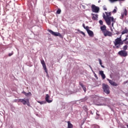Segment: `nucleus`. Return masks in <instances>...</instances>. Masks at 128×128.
Listing matches in <instances>:
<instances>
[{
	"label": "nucleus",
	"instance_id": "1",
	"mask_svg": "<svg viewBox=\"0 0 128 128\" xmlns=\"http://www.w3.org/2000/svg\"><path fill=\"white\" fill-rule=\"evenodd\" d=\"M105 14L106 16V15H104L103 16V18L105 20V21L108 26H110L111 22H114V18L113 16H112L111 12H105Z\"/></svg>",
	"mask_w": 128,
	"mask_h": 128
},
{
	"label": "nucleus",
	"instance_id": "2",
	"mask_svg": "<svg viewBox=\"0 0 128 128\" xmlns=\"http://www.w3.org/2000/svg\"><path fill=\"white\" fill-rule=\"evenodd\" d=\"M100 28L104 36H112V32L106 30V26L103 25L100 27Z\"/></svg>",
	"mask_w": 128,
	"mask_h": 128
},
{
	"label": "nucleus",
	"instance_id": "3",
	"mask_svg": "<svg viewBox=\"0 0 128 128\" xmlns=\"http://www.w3.org/2000/svg\"><path fill=\"white\" fill-rule=\"evenodd\" d=\"M114 44L116 46L115 48H120V46L124 44V41L122 40V36L116 38L114 42Z\"/></svg>",
	"mask_w": 128,
	"mask_h": 128
},
{
	"label": "nucleus",
	"instance_id": "4",
	"mask_svg": "<svg viewBox=\"0 0 128 128\" xmlns=\"http://www.w3.org/2000/svg\"><path fill=\"white\" fill-rule=\"evenodd\" d=\"M18 102H22V104H27L28 106H30V99L23 98V99H18Z\"/></svg>",
	"mask_w": 128,
	"mask_h": 128
},
{
	"label": "nucleus",
	"instance_id": "5",
	"mask_svg": "<svg viewBox=\"0 0 128 128\" xmlns=\"http://www.w3.org/2000/svg\"><path fill=\"white\" fill-rule=\"evenodd\" d=\"M48 32L54 36H59V38H64V36H62V34H60L58 32H54L50 30H48Z\"/></svg>",
	"mask_w": 128,
	"mask_h": 128
},
{
	"label": "nucleus",
	"instance_id": "6",
	"mask_svg": "<svg viewBox=\"0 0 128 128\" xmlns=\"http://www.w3.org/2000/svg\"><path fill=\"white\" fill-rule=\"evenodd\" d=\"M102 88L104 90V92H105L107 94H110V86H108V85L105 84H103Z\"/></svg>",
	"mask_w": 128,
	"mask_h": 128
},
{
	"label": "nucleus",
	"instance_id": "7",
	"mask_svg": "<svg viewBox=\"0 0 128 128\" xmlns=\"http://www.w3.org/2000/svg\"><path fill=\"white\" fill-rule=\"evenodd\" d=\"M118 54L122 56V58H126L128 56V52L121 50L118 52Z\"/></svg>",
	"mask_w": 128,
	"mask_h": 128
},
{
	"label": "nucleus",
	"instance_id": "8",
	"mask_svg": "<svg viewBox=\"0 0 128 128\" xmlns=\"http://www.w3.org/2000/svg\"><path fill=\"white\" fill-rule=\"evenodd\" d=\"M92 12H93L98 13V12H100V8L96 6L94 4L92 5Z\"/></svg>",
	"mask_w": 128,
	"mask_h": 128
},
{
	"label": "nucleus",
	"instance_id": "9",
	"mask_svg": "<svg viewBox=\"0 0 128 128\" xmlns=\"http://www.w3.org/2000/svg\"><path fill=\"white\" fill-rule=\"evenodd\" d=\"M40 62L43 68L44 69L45 72L48 74V68H46V62L44 60H40Z\"/></svg>",
	"mask_w": 128,
	"mask_h": 128
},
{
	"label": "nucleus",
	"instance_id": "10",
	"mask_svg": "<svg viewBox=\"0 0 128 128\" xmlns=\"http://www.w3.org/2000/svg\"><path fill=\"white\" fill-rule=\"evenodd\" d=\"M107 80L109 84L113 86H118V84H116L112 80L108 79Z\"/></svg>",
	"mask_w": 128,
	"mask_h": 128
},
{
	"label": "nucleus",
	"instance_id": "11",
	"mask_svg": "<svg viewBox=\"0 0 128 128\" xmlns=\"http://www.w3.org/2000/svg\"><path fill=\"white\" fill-rule=\"evenodd\" d=\"M45 100L48 104H50V102H52V100H50V96L48 95V94H46V95Z\"/></svg>",
	"mask_w": 128,
	"mask_h": 128
},
{
	"label": "nucleus",
	"instance_id": "12",
	"mask_svg": "<svg viewBox=\"0 0 128 128\" xmlns=\"http://www.w3.org/2000/svg\"><path fill=\"white\" fill-rule=\"evenodd\" d=\"M89 36H90L91 38H94V32L90 30H88L87 32Z\"/></svg>",
	"mask_w": 128,
	"mask_h": 128
},
{
	"label": "nucleus",
	"instance_id": "13",
	"mask_svg": "<svg viewBox=\"0 0 128 128\" xmlns=\"http://www.w3.org/2000/svg\"><path fill=\"white\" fill-rule=\"evenodd\" d=\"M82 108L86 114H88V106L86 105L83 106Z\"/></svg>",
	"mask_w": 128,
	"mask_h": 128
},
{
	"label": "nucleus",
	"instance_id": "14",
	"mask_svg": "<svg viewBox=\"0 0 128 128\" xmlns=\"http://www.w3.org/2000/svg\"><path fill=\"white\" fill-rule=\"evenodd\" d=\"M128 34V28L126 27L124 30L122 32V34Z\"/></svg>",
	"mask_w": 128,
	"mask_h": 128
},
{
	"label": "nucleus",
	"instance_id": "15",
	"mask_svg": "<svg viewBox=\"0 0 128 128\" xmlns=\"http://www.w3.org/2000/svg\"><path fill=\"white\" fill-rule=\"evenodd\" d=\"M92 20H98V14H92Z\"/></svg>",
	"mask_w": 128,
	"mask_h": 128
},
{
	"label": "nucleus",
	"instance_id": "16",
	"mask_svg": "<svg viewBox=\"0 0 128 128\" xmlns=\"http://www.w3.org/2000/svg\"><path fill=\"white\" fill-rule=\"evenodd\" d=\"M110 2H124L126 0H108Z\"/></svg>",
	"mask_w": 128,
	"mask_h": 128
},
{
	"label": "nucleus",
	"instance_id": "17",
	"mask_svg": "<svg viewBox=\"0 0 128 128\" xmlns=\"http://www.w3.org/2000/svg\"><path fill=\"white\" fill-rule=\"evenodd\" d=\"M68 128H72V124L70 122H68Z\"/></svg>",
	"mask_w": 128,
	"mask_h": 128
},
{
	"label": "nucleus",
	"instance_id": "18",
	"mask_svg": "<svg viewBox=\"0 0 128 128\" xmlns=\"http://www.w3.org/2000/svg\"><path fill=\"white\" fill-rule=\"evenodd\" d=\"M24 94L26 96H32V93L30 92H29L28 93L24 92Z\"/></svg>",
	"mask_w": 128,
	"mask_h": 128
},
{
	"label": "nucleus",
	"instance_id": "19",
	"mask_svg": "<svg viewBox=\"0 0 128 128\" xmlns=\"http://www.w3.org/2000/svg\"><path fill=\"white\" fill-rule=\"evenodd\" d=\"M128 45H125L123 47H122V50H128Z\"/></svg>",
	"mask_w": 128,
	"mask_h": 128
},
{
	"label": "nucleus",
	"instance_id": "20",
	"mask_svg": "<svg viewBox=\"0 0 128 128\" xmlns=\"http://www.w3.org/2000/svg\"><path fill=\"white\" fill-rule=\"evenodd\" d=\"M99 62H100V64L102 68H104V66H102V60L99 59Z\"/></svg>",
	"mask_w": 128,
	"mask_h": 128
},
{
	"label": "nucleus",
	"instance_id": "21",
	"mask_svg": "<svg viewBox=\"0 0 128 128\" xmlns=\"http://www.w3.org/2000/svg\"><path fill=\"white\" fill-rule=\"evenodd\" d=\"M124 16H128V10H126V8L124 9V12L123 13Z\"/></svg>",
	"mask_w": 128,
	"mask_h": 128
},
{
	"label": "nucleus",
	"instance_id": "22",
	"mask_svg": "<svg viewBox=\"0 0 128 128\" xmlns=\"http://www.w3.org/2000/svg\"><path fill=\"white\" fill-rule=\"evenodd\" d=\"M38 104H46L45 101H42V102L38 101Z\"/></svg>",
	"mask_w": 128,
	"mask_h": 128
},
{
	"label": "nucleus",
	"instance_id": "23",
	"mask_svg": "<svg viewBox=\"0 0 128 128\" xmlns=\"http://www.w3.org/2000/svg\"><path fill=\"white\" fill-rule=\"evenodd\" d=\"M60 12H62V10H60V9H58L56 11V14H60Z\"/></svg>",
	"mask_w": 128,
	"mask_h": 128
},
{
	"label": "nucleus",
	"instance_id": "24",
	"mask_svg": "<svg viewBox=\"0 0 128 128\" xmlns=\"http://www.w3.org/2000/svg\"><path fill=\"white\" fill-rule=\"evenodd\" d=\"M115 76H117L118 78H120V73L119 72L116 73L115 74Z\"/></svg>",
	"mask_w": 128,
	"mask_h": 128
},
{
	"label": "nucleus",
	"instance_id": "25",
	"mask_svg": "<svg viewBox=\"0 0 128 128\" xmlns=\"http://www.w3.org/2000/svg\"><path fill=\"white\" fill-rule=\"evenodd\" d=\"M99 24L100 26H102V24H104V22H102V20H99Z\"/></svg>",
	"mask_w": 128,
	"mask_h": 128
},
{
	"label": "nucleus",
	"instance_id": "26",
	"mask_svg": "<svg viewBox=\"0 0 128 128\" xmlns=\"http://www.w3.org/2000/svg\"><path fill=\"white\" fill-rule=\"evenodd\" d=\"M85 30H86V32H88V30H90V28L88 27V26H86L85 27V28H84Z\"/></svg>",
	"mask_w": 128,
	"mask_h": 128
},
{
	"label": "nucleus",
	"instance_id": "27",
	"mask_svg": "<svg viewBox=\"0 0 128 128\" xmlns=\"http://www.w3.org/2000/svg\"><path fill=\"white\" fill-rule=\"evenodd\" d=\"M92 128H100V126H98V125H94L92 126Z\"/></svg>",
	"mask_w": 128,
	"mask_h": 128
},
{
	"label": "nucleus",
	"instance_id": "28",
	"mask_svg": "<svg viewBox=\"0 0 128 128\" xmlns=\"http://www.w3.org/2000/svg\"><path fill=\"white\" fill-rule=\"evenodd\" d=\"M100 76H102L103 74H104V71H102V70L100 71Z\"/></svg>",
	"mask_w": 128,
	"mask_h": 128
},
{
	"label": "nucleus",
	"instance_id": "29",
	"mask_svg": "<svg viewBox=\"0 0 128 128\" xmlns=\"http://www.w3.org/2000/svg\"><path fill=\"white\" fill-rule=\"evenodd\" d=\"M128 36H126V38H125L124 40H123V42H126V41H128Z\"/></svg>",
	"mask_w": 128,
	"mask_h": 128
},
{
	"label": "nucleus",
	"instance_id": "30",
	"mask_svg": "<svg viewBox=\"0 0 128 128\" xmlns=\"http://www.w3.org/2000/svg\"><path fill=\"white\" fill-rule=\"evenodd\" d=\"M80 34H82L83 36H86V34L82 31H80Z\"/></svg>",
	"mask_w": 128,
	"mask_h": 128
},
{
	"label": "nucleus",
	"instance_id": "31",
	"mask_svg": "<svg viewBox=\"0 0 128 128\" xmlns=\"http://www.w3.org/2000/svg\"><path fill=\"white\" fill-rule=\"evenodd\" d=\"M101 76L103 80H104V78H106V75L104 74L103 75H102Z\"/></svg>",
	"mask_w": 128,
	"mask_h": 128
},
{
	"label": "nucleus",
	"instance_id": "32",
	"mask_svg": "<svg viewBox=\"0 0 128 128\" xmlns=\"http://www.w3.org/2000/svg\"><path fill=\"white\" fill-rule=\"evenodd\" d=\"M12 54H14V52H12L11 53L8 54V56H12Z\"/></svg>",
	"mask_w": 128,
	"mask_h": 128
},
{
	"label": "nucleus",
	"instance_id": "33",
	"mask_svg": "<svg viewBox=\"0 0 128 128\" xmlns=\"http://www.w3.org/2000/svg\"><path fill=\"white\" fill-rule=\"evenodd\" d=\"M103 10H108V9L106 8V6H103Z\"/></svg>",
	"mask_w": 128,
	"mask_h": 128
},
{
	"label": "nucleus",
	"instance_id": "34",
	"mask_svg": "<svg viewBox=\"0 0 128 128\" xmlns=\"http://www.w3.org/2000/svg\"><path fill=\"white\" fill-rule=\"evenodd\" d=\"M124 13H122V14H121L122 18H124Z\"/></svg>",
	"mask_w": 128,
	"mask_h": 128
},
{
	"label": "nucleus",
	"instance_id": "35",
	"mask_svg": "<svg viewBox=\"0 0 128 128\" xmlns=\"http://www.w3.org/2000/svg\"><path fill=\"white\" fill-rule=\"evenodd\" d=\"M82 88V89L84 90V92H86V88L84 86Z\"/></svg>",
	"mask_w": 128,
	"mask_h": 128
},
{
	"label": "nucleus",
	"instance_id": "36",
	"mask_svg": "<svg viewBox=\"0 0 128 128\" xmlns=\"http://www.w3.org/2000/svg\"><path fill=\"white\" fill-rule=\"evenodd\" d=\"M112 26H114V22H116V20H114V22H111L110 24H112Z\"/></svg>",
	"mask_w": 128,
	"mask_h": 128
},
{
	"label": "nucleus",
	"instance_id": "37",
	"mask_svg": "<svg viewBox=\"0 0 128 128\" xmlns=\"http://www.w3.org/2000/svg\"><path fill=\"white\" fill-rule=\"evenodd\" d=\"M112 12H114V14H116V9H114L112 11Z\"/></svg>",
	"mask_w": 128,
	"mask_h": 128
},
{
	"label": "nucleus",
	"instance_id": "38",
	"mask_svg": "<svg viewBox=\"0 0 128 128\" xmlns=\"http://www.w3.org/2000/svg\"><path fill=\"white\" fill-rule=\"evenodd\" d=\"M124 42L125 44H128V41H124Z\"/></svg>",
	"mask_w": 128,
	"mask_h": 128
},
{
	"label": "nucleus",
	"instance_id": "39",
	"mask_svg": "<svg viewBox=\"0 0 128 128\" xmlns=\"http://www.w3.org/2000/svg\"><path fill=\"white\" fill-rule=\"evenodd\" d=\"M80 84L82 86V88H84V84L82 83H80Z\"/></svg>",
	"mask_w": 128,
	"mask_h": 128
},
{
	"label": "nucleus",
	"instance_id": "40",
	"mask_svg": "<svg viewBox=\"0 0 128 128\" xmlns=\"http://www.w3.org/2000/svg\"><path fill=\"white\" fill-rule=\"evenodd\" d=\"M96 116H100V114H98V112H97L96 113Z\"/></svg>",
	"mask_w": 128,
	"mask_h": 128
},
{
	"label": "nucleus",
	"instance_id": "41",
	"mask_svg": "<svg viewBox=\"0 0 128 128\" xmlns=\"http://www.w3.org/2000/svg\"><path fill=\"white\" fill-rule=\"evenodd\" d=\"M82 26L84 28H86V24H82Z\"/></svg>",
	"mask_w": 128,
	"mask_h": 128
},
{
	"label": "nucleus",
	"instance_id": "42",
	"mask_svg": "<svg viewBox=\"0 0 128 128\" xmlns=\"http://www.w3.org/2000/svg\"><path fill=\"white\" fill-rule=\"evenodd\" d=\"M94 75L95 78H98V76H96V73L94 72Z\"/></svg>",
	"mask_w": 128,
	"mask_h": 128
},
{
	"label": "nucleus",
	"instance_id": "43",
	"mask_svg": "<svg viewBox=\"0 0 128 128\" xmlns=\"http://www.w3.org/2000/svg\"><path fill=\"white\" fill-rule=\"evenodd\" d=\"M24 92H22V94H24Z\"/></svg>",
	"mask_w": 128,
	"mask_h": 128
},
{
	"label": "nucleus",
	"instance_id": "44",
	"mask_svg": "<svg viewBox=\"0 0 128 128\" xmlns=\"http://www.w3.org/2000/svg\"><path fill=\"white\" fill-rule=\"evenodd\" d=\"M126 82H124V84H126Z\"/></svg>",
	"mask_w": 128,
	"mask_h": 128
},
{
	"label": "nucleus",
	"instance_id": "45",
	"mask_svg": "<svg viewBox=\"0 0 128 128\" xmlns=\"http://www.w3.org/2000/svg\"><path fill=\"white\" fill-rule=\"evenodd\" d=\"M126 126H127V128H128V125H126Z\"/></svg>",
	"mask_w": 128,
	"mask_h": 128
},
{
	"label": "nucleus",
	"instance_id": "46",
	"mask_svg": "<svg viewBox=\"0 0 128 128\" xmlns=\"http://www.w3.org/2000/svg\"><path fill=\"white\" fill-rule=\"evenodd\" d=\"M123 128H126V127H124Z\"/></svg>",
	"mask_w": 128,
	"mask_h": 128
},
{
	"label": "nucleus",
	"instance_id": "47",
	"mask_svg": "<svg viewBox=\"0 0 128 128\" xmlns=\"http://www.w3.org/2000/svg\"><path fill=\"white\" fill-rule=\"evenodd\" d=\"M111 30H112V28H111Z\"/></svg>",
	"mask_w": 128,
	"mask_h": 128
}]
</instances>
